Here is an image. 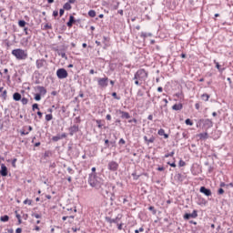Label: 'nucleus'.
Masks as SVG:
<instances>
[{"mask_svg":"<svg viewBox=\"0 0 233 233\" xmlns=\"http://www.w3.org/2000/svg\"><path fill=\"white\" fill-rule=\"evenodd\" d=\"M52 119H54L52 114L46 115V121H52Z\"/></svg>","mask_w":233,"mask_h":233,"instance_id":"nucleus-30","label":"nucleus"},{"mask_svg":"<svg viewBox=\"0 0 233 233\" xmlns=\"http://www.w3.org/2000/svg\"><path fill=\"white\" fill-rule=\"evenodd\" d=\"M0 176H2L3 177H6V176H8V168L6 167V166H5V164L1 165Z\"/></svg>","mask_w":233,"mask_h":233,"instance_id":"nucleus-11","label":"nucleus"},{"mask_svg":"<svg viewBox=\"0 0 233 233\" xmlns=\"http://www.w3.org/2000/svg\"><path fill=\"white\" fill-rule=\"evenodd\" d=\"M185 123H186V125H188L189 127H192V125H194V123L192 122V120H190V118H187Z\"/></svg>","mask_w":233,"mask_h":233,"instance_id":"nucleus-33","label":"nucleus"},{"mask_svg":"<svg viewBox=\"0 0 233 233\" xmlns=\"http://www.w3.org/2000/svg\"><path fill=\"white\" fill-rule=\"evenodd\" d=\"M24 205H32V200H30V199H25V200L24 201Z\"/></svg>","mask_w":233,"mask_h":233,"instance_id":"nucleus-43","label":"nucleus"},{"mask_svg":"<svg viewBox=\"0 0 233 233\" xmlns=\"http://www.w3.org/2000/svg\"><path fill=\"white\" fill-rule=\"evenodd\" d=\"M147 77H148V73L145 69H138L135 74L133 80L137 86H141V85H143V81H147Z\"/></svg>","mask_w":233,"mask_h":233,"instance_id":"nucleus-2","label":"nucleus"},{"mask_svg":"<svg viewBox=\"0 0 233 233\" xmlns=\"http://www.w3.org/2000/svg\"><path fill=\"white\" fill-rule=\"evenodd\" d=\"M199 139H208V133L205 132V133H200L198 135Z\"/></svg>","mask_w":233,"mask_h":233,"instance_id":"nucleus-20","label":"nucleus"},{"mask_svg":"<svg viewBox=\"0 0 233 233\" xmlns=\"http://www.w3.org/2000/svg\"><path fill=\"white\" fill-rule=\"evenodd\" d=\"M107 168L111 172H117V170L119 168V164L117 162L112 160V161L108 162Z\"/></svg>","mask_w":233,"mask_h":233,"instance_id":"nucleus-7","label":"nucleus"},{"mask_svg":"<svg viewBox=\"0 0 233 233\" xmlns=\"http://www.w3.org/2000/svg\"><path fill=\"white\" fill-rule=\"evenodd\" d=\"M32 216H33V218H35L36 219H41V215H39V214L33 213Z\"/></svg>","mask_w":233,"mask_h":233,"instance_id":"nucleus-42","label":"nucleus"},{"mask_svg":"<svg viewBox=\"0 0 233 233\" xmlns=\"http://www.w3.org/2000/svg\"><path fill=\"white\" fill-rule=\"evenodd\" d=\"M106 220L107 221V223H111V224L112 223H116V224L119 223L118 217H116V218H110L106 217Z\"/></svg>","mask_w":233,"mask_h":233,"instance_id":"nucleus-15","label":"nucleus"},{"mask_svg":"<svg viewBox=\"0 0 233 233\" xmlns=\"http://www.w3.org/2000/svg\"><path fill=\"white\" fill-rule=\"evenodd\" d=\"M174 154H175V152L172 151V152H170V153L165 155V157H172L174 156Z\"/></svg>","mask_w":233,"mask_h":233,"instance_id":"nucleus-45","label":"nucleus"},{"mask_svg":"<svg viewBox=\"0 0 233 233\" xmlns=\"http://www.w3.org/2000/svg\"><path fill=\"white\" fill-rule=\"evenodd\" d=\"M96 123L98 128H103V125H101V120H96Z\"/></svg>","mask_w":233,"mask_h":233,"instance_id":"nucleus-46","label":"nucleus"},{"mask_svg":"<svg viewBox=\"0 0 233 233\" xmlns=\"http://www.w3.org/2000/svg\"><path fill=\"white\" fill-rule=\"evenodd\" d=\"M21 95L19 94V93H14V95H13V99H14V101H21Z\"/></svg>","mask_w":233,"mask_h":233,"instance_id":"nucleus-19","label":"nucleus"},{"mask_svg":"<svg viewBox=\"0 0 233 233\" xmlns=\"http://www.w3.org/2000/svg\"><path fill=\"white\" fill-rule=\"evenodd\" d=\"M64 14H65V9H60V10H59V15H60V17H63Z\"/></svg>","mask_w":233,"mask_h":233,"instance_id":"nucleus-51","label":"nucleus"},{"mask_svg":"<svg viewBox=\"0 0 233 233\" xmlns=\"http://www.w3.org/2000/svg\"><path fill=\"white\" fill-rule=\"evenodd\" d=\"M69 136H74V134H77L79 132V126L74 125L68 128Z\"/></svg>","mask_w":233,"mask_h":233,"instance_id":"nucleus-8","label":"nucleus"},{"mask_svg":"<svg viewBox=\"0 0 233 233\" xmlns=\"http://www.w3.org/2000/svg\"><path fill=\"white\" fill-rule=\"evenodd\" d=\"M24 32H25V35H30V33H31L32 31L28 30V27H25V28H24Z\"/></svg>","mask_w":233,"mask_h":233,"instance_id":"nucleus-39","label":"nucleus"},{"mask_svg":"<svg viewBox=\"0 0 233 233\" xmlns=\"http://www.w3.org/2000/svg\"><path fill=\"white\" fill-rule=\"evenodd\" d=\"M52 140L55 141V142H57L59 140H61V137L59 135L55 136V137H52Z\"/></svg>","mask_w":233,"mask_h":233,"instance_id":"nucleus-34","label":"nucleus"},{"mask_svg":"<svg viewBox=\"0 0 233 233\" xmlns=\"http://www.w3.org/2000/svg\"><path fill=\"white\" fill-rule=\"evenodd\" d=\"M37 116H39V119H41L43 117V113L41 111H38Z\"/></svg>","mask_w":233,"mask_h":233,"instance_id":"nucleus-59","label":"nucleus"},{"mask_svg":"<svg viewBox=\"0 0 233 233\" xmlns=\"http://www.w3.org/2000/svg\"><path fill=\"white\" fill-rule=\"evenodd\" d=\"M63 8L64 10H72V5L67 2L64 5Z\"/></svg>","mask_w":233,"mask_h":233,"instance_id":"nucleus-26","label":"nucleus"},{"mask_svg":"<svg viewBox=\"0 0 233 233\" xmlns=\"http://www.w3.org/2000/svg\"><path fill=\"white\" fill-rule=\"evenodd\" d=\"M199 106H199V103H197V104L195 105V107H196L197 110H199Z\"/></svg>","mask_w":233,"mask_h":233,"instance_id":"nucleus-64","label":"nucleus"},{"mask_svg":"<svg viewBox=\"0 0 233 233\" xmlns=\"http://www.w3.org/2000/svg\"><path fill=\"white\" fill-rule=\"evenodd\" d=\"M9 219H10V217H8L7 215L2 216L0 218V221H2L3 223H6V221H8Z\"/></svg>","mask_w":233,"mask_h":233,"instance_id":"nucleus-22","label":"nucleus"},{"mask_svg":"<svg viewBox=\"0 0 233 233\" xmlns=\"http://www.w3.org/2000/svg\"><path fill=\"white\" fill-rule=\"evenodd\" d=\"M35 90L41 96H46V88H45V86H36Z\"/></svg>","mask_w":233,"mask_h":233,"instance_id":"nucleus-10","label":"nucleus"},{"mask_svg":"<svg viewBox=\"0 0 233 233\" xmlns=\"http://www.w3.org/2000/svg\"><path fill=\"white\" fill-rule=\"evenodd\" d=\"M60 136V139H65V137H66V133H63L62 135H59Z\"/></svg>","mask_w":233,"mask_h":233,"instance_id":"nucleus-56","label":"nucleus"},{"mask_svg":"<svg viewBox=\"0 0 233 233\" xmlns=\"http://www.w3.org/2000/svg\"><path fill=\"white\" fill-rule=\"evenodd\" d=\"M185 165H187V163L185 161L179 160V162H178L179 167H185Z\"/></svg>","mask_w":233,"mask_h":233,"instance_id":"nucleus-44","label":"nucleus"},{"mask_svg":"<svg viewBox=\"0 0 233 233\" xmlns=\"http://www.w3.org/2000/svg\"><path fill=\"white\" fill-rule=\"evenodd\" d=\"M88 184L93 188L100 190V188H103V187H105V180L97 176L96 173H91L89 174Z\"/></svg>","mask_w":233,"mask_h":233,"instance_id":"nucleus-1","label":"nucleus"},{"mask_svg":"<svg viewBox=\"0 0 233 233\" xmlns=\"http://www.w3.org/2000/svg\"><path fill=\"white\" fill-rule=\"evenodd\" d=\"M190 218H192L193 219H195V218H198V210H193L192 213H186L184 215V219H190Z\"/></svg>","mask_w":233,"mask_h":233,"instance_id":"nucleus-9","label":"nucleus"},{"mask_svg":"<svg viewBox=\"0 0 233 233\" xmlns=\"http://www.w3.org/2000/svg\"><path fill=\"white\" fill-rule=\"evenodd\" d=\"M17 162V158H14L13 160H12V166L14 167H15V163Z\"/></svg>","mask_w":233,"mask_h":233,"instance_id":"nucleus-54","label":"nucleus"},{"mask_svg":"<svg viewBox=\"0 0 233 233\" xmlns=\"http://www.w3.org/2000/svg\"><path fill=\"white\" fill-rule=\"evenodd\" d=\"M88 15L89 17H96V11L95 10L88 11Z\"/></svg>","mask_w":233,"mask_h":233,"instance_id":"nucleus-32","label":"nucleus"},{"mask_svg":"<svg viewBox=\"0 0 233 233\" xmlns=\"http://www.w3.org/2000/svg\"><path fill=\"white\" fill-rule=\"evenodd\" d=\"M16 233H21L23 232V229L21 228H17L15 230Z\"/></svg>","mask_w":233,"mask_h":233,"instance_id":"nucleus-62","label":"nucleus"},{"mask_svg":"<svg viewBox=\"0 0 233 233\" xmlns=\"http://www.w3.org/2000/svg\"><path fill=\"white\" fill-rule=\"evenodd\" d=\"M172 110H183V104H175L173 106H172Z\"/></svg>","mask_w":233,"mask_h":233,"instance_id":"nucleus-16","label":"nucleus"},{"mask_svg":"<svg viewBox=\"0 0 233 233\" xmlns=\"http://www.w3.org/2000/svg\"><path fill=\"white\" fill-rule=\"evenodd\" d=\"M167 165H169V167H172L173 168H176L177 165H176V162H167Z\"/></svg>","mask_w":233,"mask_h":233,"instance_id":"nucleus-48","label":"nucleus"},{"mask_svg":"<svg viewBox=\"0 0 233 233\" xmlns=\"http://www.w3.org/2000/svg\"><path fill=\"white\" fill-rule=\"evenodd\" d=\"M133 178L137 181V179H139L140 176L135 173H132Z\"/></svg>","mask_w":233,"mask_h":233,"instance_id":"nucleus-40","label":"nucleus"},{"mask_svg":"<svg viewBox=\"0 0 233 233\" xmlns=\"http://www.w3.org/2000/svg\"><path fill=\"white\" fill-rule=\"evenodd\" d=\"M154 141H156V137H154V136H152L150 138L147 139V145H148V143H154Z\"/></svg>","mask_w":233,"mask_h":233,"instance_id":"nucleus-38","label":"nucleus"},{"mask_svg":"<svg viewBox=\"0 0 233 233\" xmlns=\"http://www.w3.org/2000/svg\"><path fill=\"white\" fill-rule=\"evenodd\" d=\"M157 134L158 136H164L165 139H168V134L165 133V129H159Z\"/></svg>","mask_w":233,"mask_h":233,"instance_id":"nucleus-17","label":"nucleus"},{"mask_svg":"<svg viewBox=\"0 0 233 233\" xmlns=\"http://www.w3.org/2000/svg\"><path fill=\"white\" fill-rule=\"evenodd\" d=\"M148 210H151V212H153V214H156V209H155L154 206H150L148 208Z\"/></svg>","mask_w":233,"mask_h":233,"instance_id":"nucleus-49","label":"nucleus"},{"mask_svg":"<svg viewBox=\"0 0 233 233\" xmlns=\"http://www.w3.org/2000/svg\"><path fill=\"white\" fill-rule=\"evenodd\" d=\"M176 179H177V181H183V176L181 175V173H178L175 176Z\"/></svg>","mask_w":233,"mask_h":233,"instance_id":"nucleus-29","label":"nucleus"},{"mask_svg":"<svg viewBox=\"0 0 233 233\" xmlns=\"http://www.w3.org/2000/svg\"><path fill=\"white\" fill-rule=\"evenodd\" d=\"M42 30H52V25L50 24H46Z\"/></svg>","mask_w":233,"mask_h":233,"instance_id":"nucleus-28","label":"nucleus"},{"mask_svg":"<svg viewBox=\"0 0 233 233\" xmlns=\"http://www.w3.org/2000/svg\"><path fill=\"white\" fill-rule=\"evenodd\" d=\"M119 114L121 115L122 119H130V114L126 111L119 110Z\"/></svg>","mask_w":233,"mask_h":233,"instance_id":"nucleus-14","label":"nucleus"},{"mask_svg":"<svg viewBox=\"0 0 233 233\" xmlns=\"http://www.w3.org/2000/svg\"><path fill=\"white\" fill-rule=\"evenodd\" d=\"M152 37V33H141L140 37H143L144 39L147 37Z\"/></svg>","mask_w":233,"mask_h":233,"instance_id":"nucleus-27","label":"nucleus"},{"mask_svg":"<svg viewBox=\"0 0 233 233\" xmlns=\"http://www.w3.org/2000/svg\"><path fill=\"white\" fill-rule=\"evenodd\" d=\"M32 108H33V110H39V105L38 104H33Z\"/></svg>","mask_w":233,"mask_h":233,"instance_id":"nucleus-41","label":"nucleus"},{"mask_svg":"<svg viewBox=\"0 0 233 233\" xmlns=\"http://www.w3.org/2000/svg\"><path fill=\"white\" fill-rule=\"evenodd\" d=\"M228 187V185L226 184L225 182H221V183H220V188H223V187Z\"/></svg>","mask_w":233,"mask_h":233,"instance_id":"nucleus-52","label":"nucleus"},{"mask_svg":"<svg viewBox=\"0 0 233 233\" xmlns=\"http://www.w3.org/2000/svg\"><path fill=\"white\" fill-rule=\"evenodd\" d=\"M118 143L119 145H125L126 141L125 139L121 138Z\"/></svg>","mask_w":233,"mask_h":233,"instance_id":"nucleus-57","label":"nucleus"},{"mask_svg":"<svg viewBox=\"0 0 233 233\" xmlns=\"http://www.w3.org/2000/svg\"><path fill=\"white\" fill-rule=\"evenodd\" d=\"M53 15L54 17H57L59 15V11H54Z\"/></svg>","mask_w":233,"mask_h":233,"instance_id":"nucleus-55","label":"nucleus"},{"mask_svg":"<svg viewBox=\"0 0 233 233\" xmlns=\"http://www.w3.org/2000/svg\"><path fill=\"white\" fill-rule=\"evenodd\" d=\"M112 96H113L115 99H116L117 101H119V100L121 99V96H117V93H116V92H113V93H112Z\"/></svg>","mask_w":233,"mask_h":233,"instance_id":"nucleus-35","label":"nucleus"},{"mask_svg":"<svg viewBox=\"0 0 233 233\" xmlns=\"http://www.w3.org/2000/svg\"><path fill=\"white\" fill-rule=\"evenodd\" d=\"M74 23H76V18L74 17V15H70L69 16V21L66 23V25L69 28H72V26L74 25Z\"/></svg>","mask_w":233,"mask_h":233,"instance_id":"nucleus-13","label":"nucleus"},{"mask_svg":"<svg viewBox=\"0 0 233 233\" xmlns=\"http://www.w3.org/2000/svg\"><path fill=\"white\" fill-rule=\"evenodd\" d=\"M41 94H39V93H36L35 95V99L36 100V101H39L40 99H41Z\"/></svg>","mask_w":233,"mask_h":233,"instance_id":"nucleus-37","label":"nucleus"},{"mask_svg":"<svg viewBox=\"0 0 233 233\" xmlns=\"http://www.w3.org/2000/svg\"><path fill=\"white\" fill-rule=\"evenodd\" d=\"M199 191L201 192V194H204V196H208V197L212 196V191L207 188L206 187H201Z\"/></svg>","mask_w":233,"mask_h":233,"instance_id":"nucleus-12","label":"nucleus"},{"mask_svg":"<svg viewBox=\"0 0 233 233\" xmlns=\"http://www.w3.org/2000/svg\"><path fill=\"white\" fill-rule=\"evenodd\" d=\"M6 94H7L6 90L3 91L2 97L6 98Z\"/></svg>","mask_w":233,"mask_h":233,"instance_id":"nucleus-61","label":"nucleus"},{"mask_svg":"<svg viewBox=\"0 0 233 233\" xmlns=\"http://www.w3.org/2000/svg\"><path fill=\"white\" fill-rule=\"evenodd\" d=\"M106 119H107V121H111L112 120V116L106 115Z\"/></svg>","mask_w":233,"mask_h":233,"instance_id":"nucleus-60","label":"nucleus"},{"mask_svg":"<svg viewBox=\"0 0 233 233\" xmlns=\"http://www.w3.org/2000/svg\"><path fill=\"white\" fill-rule=\"evenodd\" d=\"M21 136H28L29 132L25 130L20 131Z\"/></svg>","mask_w":233,"mask_h":233,"instance_id":"nucleus-47","label":"nucleus"},{"mask_svg":"<svg viewBox=\"0 0 233 233\" xmlns=\"http://www.w3.org/2000/svg\"><path fill=\"white\" fill-rule=\"evenodd\" d=\"M57 54H58V56H61V57H62L63 59H68V57L66 56V52L57 50Z\"/></svg>","mask_w":233,"mask_h":233,"instance_id":"nucleus-21","label":"nucleus"},{"mask_svg":"<svg viewBox=\"0 0 233 233\" xmlns=\"http://www.w3.org/2000/svg\"><path fill=\"white\" fill-rule=\"evenodd\" d=\"M12 56H14L18 61H25V59H28V52L21 48L14 49L12 51Z\"/></svg>","mask_w":233,"mask_h":233,"instance_id":"nucleus-3","label":"nucleus"},{"mask_svg":"<svg viewBox=\"0 0 233 233\" xmlns=\"http://www.w3.org/2000/svg\"><path fill=\"white\" fill-rule=\"evenodd\" d=\"M68 174H74V169L72 167H67Z\"/></svg>","mask_w":233,"mask_h":233,"instance_id":"nucleus-53","label":"nucleus"},{"mask_svg":"<svg viewBox=\"0 0 233 233\" xmlns=\"http://www.w3.org/2000/svg\"><path fill=\"white\" fill-rule=\"evenodd\" d=\"M43 66H45V60L43 59L36 60V67L43 68Z\"/></svg>","mask_w":233,"mask_h":233,"instance_id":"nucleus-18","label":"nucleus"},{"mask_svg":"<svg viewBox=\"0 0 233 233\" xmlns=\"http://www.w3.org/2000/svg\"><path fill=\"white\" fill-rule=\"evenodd\" d=\"M18 26H20V28H25V26H26V22L25 20H19Z\"/></svg>","mask_w":233,"mask_h":233,"instance_id":"nucleus-25","label":"nucleus"},{"mask_svg":"<svg viewBox=\"0 0 233 233\" xmlns=\"http://www.w3.org/2000/svg\"><path fill=\"white\" fill-rule=\"evenodd\" d=\"M214 63L216 65V68H218V71L223 72V70H225L224 68H221V66L219 65V62L214 60Z\"/></svg>","mask_w":233,"mask_h":233,"instance_id":"nucleus-24","label":"nucleus"},{"mask_svg":"<svg viewBox=\"0 0 233 233\" xmlns=\"http://www.w3.org/2000/svg\"><path fill=\"white\" fill-rule=\"evenodd\" d=\"M201 99H203V101H208V99H210V95L205 93L201 96Z\"/></svg>","mask_w":233,"mask_h":233,"instance_id":"nucleus-23","label":"nucleus"},{"mask_svg":"<svg viewBox=\"0 0 233 233\" xmlns=\"http://www.w3.org/2000/svg\"><path fill=\"white\" fill-rule=\"evenodd\" d=\"M199 123L202 125V128H204V130H208V128H212L214 127V122L208 118L200 119Z\"/></svg>","mask_w":233,"mask_h":233,"instance_id":"nucleus-4","label":"nucleus"},{"mask_svg":"<svg viewBox=\"0 0 233 233\" xmlns=\"http://www.w3.org/2000/svg\"><path fill=\"white\" fill-rule=\"evenodd\" d=\"M97 81V85L99 86V88H106V86H108V77H98L96 78Z\"/></svg>","mask_w":233,"mask_h":233,"instance_id":"nucleus-5","label":"nucleus"},{"mask_svg":"<svg viewBox=\"0 0 233 233\" xmlns=\"http://www.w3.org/2000/svg\"><path fill=\"white\" fill-rule=\"evenodd\" d=\"M144 231H145V228H139V229L135 230V233H139V232H144Z\"/></svg>","mask_w":233,"mask_h":233,"instance_id":"nucleus-50","label":"nucleus"},{"mask_svg":"<svg viewBox=\"0 0 233 233\" xmlns=\"http://www.w3.org/2000/svg\"><path fill=\"white\" fill-rule=\"evenodd\" d=\"M218 196H223V194H225V190L223 189V187L218 188Z\"/></svg>","mask_w":233,"mask_h":233,"instance_id":"nucleus-36","label":"nucleus"},{"mask_svg":"<svg viewBox=\"0 0 233 233\" xmlns=\"http://www.w3.org/2000/svg\"><path fill=\"white\" fill-rule=\"evenodd\" d=\"M128 123H137V119L133 118L131 120H128Z\"/></svg>","mask_w":233,"mask_h":233,"instance_id":"nucleus-58","label":"nucleus"},{"mask_svg":"<svg viewBox=\"0 0 233 233\" xmlns=\"http://www.w3.org/2000/svg\"><path fill=\"white\" fill-rule=\"evenodd\" d=\"M22 105H28V98L23 97L20 99Z\"/></svg>","mask_w":233,"mask_h":233,"instance_id":"nucleus-31","label":"nucleus"},{"mask_svg":"<svg viewBox=\"0 0 233 233\" xmlns=\"http://www.w3.org/2000/svg\"><path fill=\"white\" fill-rule=\"evenodd\" d=\"M56 76L58 79H66L68 77V72L65 68H59L56 71Z\"/></svg>","mask_w":233,"mask_h":233,"instance_id":"nucleus-6","label":"nucleus"},{"mask_svg":"<svg viewBox=\"0 0 233 233\" xmlns=\"http://www.w3.org/2000/svg\"><path fill=\"white\" fill-rule=\"evenodd\" d=\"M157 170H158L159 172H163V170H165V167H157Z\"/></svg>","mask_w":233,"mask_h":233,"instance_id":"nucleus-63","label":"nucleus"}]
</instances>
